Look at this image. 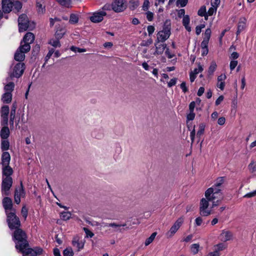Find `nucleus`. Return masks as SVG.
<instances>
[{"label":"nucleus","mask_w":256,"mask_h":256,"mask_svg":"<svg viewBox=\"0 0 256 256\" xmlns=\"http://www.w3.org/2000/svg\"><path fill=\"white\" fill-rule=\"evenodd\" d=\"M149 0H144V2L142 6V9L144 11H146L148 10L149 8Z\"/></svg>","instance_id":"nucleus-55"},{"label":"nucleus","mask_w":256,"mask_h":256,"mask_svg":"<svg viewBox=\"0 0 256 256\" xmlns=\"http://www.w3.org/2000/svg\"><path fill=\"white\" fill-rule=\"evenodd\" d=\"M24 52L22 50H20L18 48L14 56V58L16 60L21 62L24 60L25 58Z\"/></svg>","instance_id":"nucleus-17"},{"label":"nucleus","mask_w":256,"mask_h":256,"mask_svg":"<svg viewBox=\"0 0 256 256\" xmlns=\"http://www.w3.org/2000/svg\"><path fill=\"white\" fill-rule=\"evenodd\" d=\"M43 249L39 246H36L34 248H26L21 253L22 256H36L42 254Z\"/></svg>","instance_id":"nucleus-7"},{"label":"nucleus","mask_w":256,"mask_h":256,"mask_svg":"<svg viewBox=\"0 0 256 256\" xmlns=\"http://www.w3.org/2000/svg\"><path fill=\"white\" fill-rule=\"evenodd\" d=\"M72 214L70 212H62L60 214V217L63 220H67L71 218Z\"/></svg>","instance_id":"nucleus-34"},{"label":"nucleus","mask_w":256,"mask_h":256,"mask_svg":"<svg viewBox=\"0 0 256 256\" xmlns=\"http://www.w3.org/2000/svg\"><path fill=\"white\" fill-rule=\"evenodd\" d=\"M21 213L22 214V216L24 218V220H26L28 214V210L26 207V206H23L22 208Z\"/></svg>","instance_id":"nucleus-52"},{"label":"nucleus","mask_w":256,"mask_h":256,"mask_svg":"<svg viewBox=\"0 0 256 256\" xmlns=\"http://www.w3.org/2000/svg\"><path fill=\"white\" fill-rule=\"evenodd\" d=\"M1 125L3 126H8V116H1Z\"/></svg>","instance_id":"nucleus-53"},{"label":"nucleus","mask_w":256,"mask_h":256,"mask_svg":"<svg viewBox=\"0 0 256 256\" xmlns=\"http://www.w3.org/2000/svg\"><path fill=\"white\" fill-rule=\"evenodd\" d=\"M10 148V142L7 139H2L0 148L3 152L2 154L0 164L2 165V182L1 190L4 194H10V190L12 186L13 180L11 176L14 173L12 168L10 166V156L8 152H5Z\"/></svg>","instance_id":"nucleus-1"},{"label":"nucleus","mask_w":256,"mask_h":256,"mask_svg":"<svg viewBox=\"0 0 256 256\" xmlns=\"http://www.w3.org/2000/svg\"><path fill=\"white\" fill-rule=\"evenodd\" d=\"M62 6L68 8L71 4L70 0H56Z\"/></svg>","instance_id":"nucleus-45"},{"label":"nucleus","mask_w":256,"mask_h":256,"mask_svg":"<svg viewBox=\"0 0 256 256\" xmlns=\"http://www.w3.org/2000/svg\"><path fill=\"white\" fill-rule=\"evenodd\" d=\"M12 100V94L6 92L2 95V100L4 103L10 104Z\"/></svg>","instance_id":"nucleus-24"},{"label":"nucleus","mask_w":256,"mask_h":256,"mask_svg":"<svg viewBox=\"0 0 256 256\" xmlns=\"http://www.w3.org/2000/svg\"><path fill=\"white\" fill-rule=\"evenodd\" d=\"M78 15L74 14H72L70 15L69 22L71 24H75L78 22Z\"/></svg>","instance_id":"nucleus-36"},{"label":"nucleus","mask_w":256,"mask_h":256,"mask_svg":"<svg viewBox=\"0 0 256 256\" xmlns=\"http://www.w3.org/2000/svg\"><path fill=\"white\" fill-rule=\"evenodd\" d=\"M34 40V34L32 32H28L24 36L22 41L24 42L31 44L33 42Z\"/></svg>","instance_id":"nucleus-22"},{"label":"nucleus","mask_w":256,"mask_h":256,"mask_svg":"<svg viewBox=\"0 0 256 256\" xmlns=\"http://www.w3.org/2000/svg\"><path fill=\"white\" fill-rule=\"evenodd\" d=\"M146 18L148 21L151 22L153 20L154 14L152 12H151L150 11H148L146 12Z\"/></svg>","instance_id":"nucleus-54"},{"label":"nucleus","mask_w":256,"mask_h":256,"mask_svg":"<svg viewBox=\"0 0 256 256\" xmlns=\"http://www.w3.org/2000/svg\"><path fill=\"white\" fill-rule=\"evenodd\" d=\"M190 22V18L189 16L186 15L184 16L182 19V24L188 32L191 31V28L189 26Z\"/></svg>","instance_id":"nucleus-26"},{"label":"nucleus","mask_w":256,"mask_h":256,"mask_svg":"<svg viewBox=\"0 0 256 256\" xmlns=\"http://www.w3.org/2000/svg\"><path fill=\"white\" fill-rule=\"evenodd\" d=\"M26 68L23 62H18L14 67L12 72L9 73V76L6 78V81L12 80L13 78H20L22 76Z\"/></svg>","instance_id":"nucleus-4"},{"label":"nucleus","mask_w":256,"mask_h":256,"mask_svg":"<svg viewBox=\"0 0 256 256\" xmlns=\"http://www.w3.org/2000/svg\"><path fill=\"white\" fill-rule=\"evenodd\" d=\"M102 11L105 12V10H110L111 9H112V4H104L103 7L102 8Z\"/></svg>","instance_id":"nucleus-61"},{"label":"nucleus","mask_w":256,"mask_h":256,"mask_svg":"<svg viewBox=\"0 0 256 256\" xmlns=\"http://www.w3.org/2000/svg\"><path fill=\"white\" fill-rule=\"evenodd\" d=\"M14 0H2V9L4 13H9L12 10Z\"/></svg>","instance_id":"nucleus-13"},{"label":"nucleus","mask_w":256,"mask_h":256,"mask_svg":"<svg viewBox=\"0 0 256 256\" xmlns=\"http://www.w3.org/2000/svg\"><path fill=\"white\" fill-rule=\"evenodd\" d=\"M70 50L74 52H86V49L81 48L74 46H72Z\"/></svg>","instance_id":"nucleus-51"},{"label":"nucleus","mask_w":256,"mask_h":256,"mask_svg":"<svg viewBox=\"0 0 256 256\" xmlns=\"http://www.w3.org/2000/svg\"><path fill=\"white\" fill-rule=\"evenodd\" d=\"M156 234L157 233L156 232H154L151 234V236L149 238H146L144 243L145 246H147L149 245L150 243H152L154 240V239Z\"/></svg>","instance_id":"nucleus-39"},{"label":"nucleus","mask_w":256,"mask_h":256,"mask_svg":"<svg viewBox=\"0 0 256 256\" xmlns=\"http://www.w3.org/2000/svg\"><path fill=\"white\" fill-rule=\"evenodd\" d=\"M74 254L72 248L70 247L66 248L63 251L64 256H73Z\"/></svg>","instance_id":"nucleus-42"},{"label":"nucleus","mask_w":256,"mask_h":256,"mask_svg":"<svg viewBox=\"0 0 256 256\" xmlns=\"http://www.w3.org/2000/svg\"><path fill=\"white\" fill-rule=\"evenodd\" d=\"M24 42L22 41L20 42V46L18 48L20 50H22L23 52L26 53L30 51V44L27 42H24V44H22Z\"/></svg>","instance_id":"nucleus-30"},{"label":"nucleus","mask_w":256,"mask_h":256,"mask_svg":"<svg viewBox=\"0 0 256 256\" xmlns=\"http://www.w3.org/2000/svg\"><path fill=\"white\" fill-rule=\"evenodd\" d=\"M171 22L169 19L166 20L164 24L162 30H161L164 34H166L170 36L171 34Z\"/></svg>","instance_id":"nucleus-16"},{"label":"nucleus","mask_w":256,"mask_h":256,"mask_svg":"<svg viewBox=\"0 0 256 256\" xmlns=\"http://www.w3.org/2000/svg\"><path fill=\"white\" fill-rule=\"evenodd\" d=\"M22 3L20 2L18 0L14 1V0L12 4V8L13 10L15 12H18L22 8Z\"/></svg>","instance_id":"nucleus-28"},{"label":"nucleus","mask_w":256,"mask_h":256,"mask_svg":"<svg viewBox=\"0 0 256 256\" xmlns=\"http://www.w3.org/2000/svg\"><path fill=\"white\" fill-rule=\"evenodd\" d=\"M221 190V188H220L213 186L208 188L205 192V196L208 200H216L215 194H218L219 196H220V194H222Z\"/></svg>","instance_id":"nucleus-6"},{"label":"nucleus","mask_w":256,"mask_h":256,"mask_svg":"<svg viewBox=\"0 0 256 256\" xmlns=\"http://www.w3.org/2000/svg\"><path fill=\"white\" fill-rule=\"evenodd\" d=\"M126 8L124 0H114L112 2V10L116 12H123Z\"/></svg>","instance_id":"nucleus-9"},{"label":"nucleus","mask_w":256,"mask_h":256,"mask_svg":"<svg viewBox=\"0 0 256 256\" xmlns=\"http://www.w3.org/2000/svg\"><path fill=\"white\" fill-rule=\"evenodd\" d=\"M200 245L198 244H194L191 246L190 250L194 254H196L198 252Z\"/></svg>","instance_id":"nucleus-46"},{"label":"nucleus","mask_w":256,"mask_h":256,"mask_svg":"<svg viewBox=\"0 0 256 256\" xmlns=\"http://www.w3.org/2000/svg\"><path fill=\"white\" fill-rule=\"evenodd\" d=\"M20 194L19 192V188H16L14 190V200L16 204H19L20 202Z\"/></svg>","instance_id":"nucleus-33"},{"label":"nucleus","mask_w":256,"mask_h":256,"mask_svg":"<svg viewBox=\"0 0 256 256\" xmlns=\"http://www.w3.org/2000/svg\"><path fill=\"white\" fill-rule=\"evenodd\" d=\"M256 196V190L253 192L246 194L244 196V198H250Z\"/></svg>","instance_id":"nucleus-58"},{"label":"nucleus","mask_w":256,"mask_h":256,"mask_svg":"<svg viewBox=\"0 0 256 256\" xmlns=\"http://www.w3.org/2000/svg\"><path fill=\"white\" fill-rule=\"evenodd\" d=\"M103 224H104V226H110V227H112V228H120L121 226H125L126 225V224H116V223H114V222L110 223V224H108V223H103Z\"/></svg>","instance_id":"nucleus-41"},{"label":"nucleus","mask_w":256,"mask_h":256,"mask_svg":"<svg viewBox=\"0 0 256 256\" xmlns=\"http://www.w3.org/2000/svg\"><path fill=\"white\" fill-rule=\"evenodd\" d=\"M211 30L210 28H208L206 29L204 32V40H210V36H211Z\"/></svg>","instance_id":"nucleus-48"},{"label":"nucleus","mask_w":256,"mask_h":256,"mask_svg":"<svg viewBox=\"0 0 256 256\" xmlns=\"http://www.w3.org/2000/svg\"><path fill=\"white\" fill-rule=\"evenodd\" d=\"M18 30L20 32L26 30H32L36 27V24L33 21L29 20L26 14H22L18 18Z\"/></svg>","instance_id":"nucleus-3"},{"label":"nucleus","mask_w":256,"mask_h":256,"mask_svg":"<svg viewBox=\"0 0 256 256\" xmlns=\"http://www.w3.org/2000/svg\"><path fill=\"white\" fill-rule=\"evenodd\" d=\"M2 195L4 196L2 192ZM8 196L9 195H8ZM5 196H6V195H5ZM2 204L4 209L5 210L6 214H7V213H9L8 209H12V206H13L12 200L6 196L4 197L2 199Z\"/></svg>","instance_id":"nucleus-12"},{"label":"nucleus","mask_w":256,"mask_h":256,"mask_svg":"<svg viewBox=\"0 0 256 256\" xmlns=\"http://www.w3.org/2000/svg\"><path fill=\"white\" fill-rule=\"evenodd\" d=\"M139 5V2L138 1H134L133 0H131L130 1V6L129 8L130 10H135Z\"/></svg>","instance_id":"nucleus-43"},{"label":"nucleus","mask_w":256,"mask_h":256,"mask_svg":"<svg viewBox=\"0 0 256 256\" xmlns=\"http://www.w3.org/2000/svg\"><path fill=\"white\" fill-rule=\"evenodd\" d=\"M208 200H206L204 198L201 199L200 202V214L202 216H207L212 214L210 210H206V209L208 208Z\"/></svg>","instance_id":"nucleus-8"},{"label":"nucleus","mask_w":256,"mask_h":256,"mask_svg":"<svg viewBox=\"0 0 256 256\" xmlns=\"http://www.w3.org/2000/svg\"><path fill=\"white\" fill-rule=\"evenodd\" d=\"M155 28L152 26H148L147 28V30L148 33V36H151L154 32Z\"/></svg>","instance_id":"nucleus-62"},{"label":"nucleus","mask_w":256,"mask_h":256,"mask_svg":"<svg viewBox=\"0 0 256 256\" xmlns=\"http://www.w3.org/2000/svg\"><path fill=\"white\" fill-rule=\"evenodd\" d=\"M159 42H156L154 44V46L156 48V50L155 52L154 53V54H161L163 53L164 49L166 48V44H158Z\"/></svg>","instance_id":"nucleus-20"},{"label":"nucleus","mask_w":256,"mask_h":256,"mask_svg":"<svg viewBox=\"0 0 256 256\" xmlns=\"http://www.w3.org/2000/svg\"><path fill=\"white\" fill-rule=\"evenodd\" d=\"M198 16H200L208 17V14L206 12V7L204 6H202L200 7L198 12Z\"/></svg>","instance_id":"nucleus-38"},{"label":"nucleus","mask_w":256,"mask_h":256,"mask_svg":"<svg viewBox=\"0 0 256 256\" xmlns=\"http://www.w3.org/2000/svg\"><path fill=\"white\" fill-rule=\"evenodd\" d=\"M84 230L88 236L92 238L94 236V233L90 230L88 228H84Z\"/></svg>","instance_id":"nucleus-64"},{"label":"nucleus","mask_w":256,"mask_h":256,"mask_svg":"<svg viewBox=\"0 0 256 256\" xmlns=\"http://www.w3.org/2000/svg\"><path fill=\"white\" fill-rule=\"evenodd\" d=\"M6 222L10 230H14L21 226V222L19 218L14 212L6 214Z\"/></svg>","instance_id":"nucleus-5"},{"label":"nucleus","mask_w":256,"mask_h":256,"mask_svg":"<svg viewBox=\"0 0 256 256\" xmlns=\"http://www.w3.org/2000/svg\"><path fill=\"white\" fill-rule=\"evenodd\" d=\"M216 64L214 62H212L208 69V74L212 75L216 68Z\"/></svg>","instance_id":"nucleus-37"},{"label":"nucleus","mask_w":256,"mask_h":256,"mask_svg":"<svg viewBox=\"0 0 256 256\" xmlns=\"http://www.w3.org/2000/svg\"><path fill=\"white\" fill-rule=\"evenodd\" d=\"M248 168L250 172L253 173L256 171V164L252 161L248 165Z\"/></svg>","instance_id":"nucleus-49"},{"label":"nucleus","mask_w":256,"mask_h":256,"mask_svg":"<svg viewBox=\"0 0 256 256\" xmlns=\"http://www.w3.org/2000/svg\"><path fill=\"white\" fill-rule=\"evenodd\" d=\"M169 37L170 36L166 34H164V32L160 30L157 34V38L156 42H164L167 39H168Z\"/></svg>","instance_id":"nucleus-21"},{"label":"nucleus","mask_w":256,"mask_h":256,"mask_svg":"<svg viewBox=\"0 0 256 256\" xmlns=\"http://www.w3.org/2000/svg\"><path fill=\"white\" fill-rule=\"evenodd\" d=\"M177 80L176 78H173L170 80V81L168 82V87H172L174 86L176 84Z\"/></svg>","instance_id":"nucleus-63"},{"label":"nucleus","mask_w":256,"mask_h":256,"mask_svg":"<svg viewBox=\"0 0 256 256\" xmlns=\"http://www.w3.org/2000/svg\"><path fill=\"white\" fill-rule=\"evenodd\" d=\"M10 134L8 126H2L0 131V136L2 139H8Z\"/></svg>","instance_id":"nucleus-18"},{"label":"nucleus","mask_w":256,"mask_h":256,"mask_svg":"<svg viewBox=\"0 0 256 256\" xmlns=\"http://www.w3.org/2000/svg\"><path fill=\"white\" fill-rule=\"evenodd\" d=\"M72 244L74 246H76L78 248V251H80L82 249L84 246V243L82 242H80L76 238H74L72 241Z\"/></svg>","instance_id":"nucleus-27"},{"label":"nucleus","mask_w":256,"mask_h":256,"mask_svg":"<svg viewBox=\"0 0 256 256\" xmlns=\"http://www.w3.org/2000/svg\"><path fill=\"white\" fill-rule=\"evenodd\" d=\"M10 112L9 106L7 105L3 106L1 108L0 114L1 116H8Z\"/></svg>","instance_id":"nucleus-32"},{"label":"nucleus","mask_w":256,"mask_h":256,"mask_svg":"<svg viewBox=\"0 0 256 256\" xmlns=\"http://www.w3.org/2000/svg\"><path fill=\"white\" fill-rule=\"evenodd\" d=\"M56 31L55 32V37L58 39H61L66 34V30L65 26L62 25H56Z\"/></svg>","instance_id":"nucleus-14"},{"label":"nucleus","mask_w":256,"mask_h":256,"mask_svg":"<svg viewBox=\"0 0 256 256\" xmlns=\"http://www.w3.org/2000/svg\"><path fill=\"white\" fill-rule=\"evenodd\" d=\"M15 84L13 82H9L4 87V90L6 92H10L14 90Z\"/></svg>","instance_id":"nucleus-31"},{"label":"nucleus","mask_w":256,"mask_h":256,"mask_svg":"<svg viewBox=\"0 0 256 256\" xmlns=\"http://www.w3.org/2000/svg\"><path fill=\"white\" fill-rule=\"evenodd\" d=\"M14 230L12 234V240L15 242L16 248L18 250L19 252H22L24 250L29 246L27 234L25 231L20 228Z\"/></svg>","instance_id":"nucleus-2"},{"label":"nucleus","mask_w":256,"mask_h":256,"mask_svg":"<svg viewBox=\"0 0 256 256\" xmlns=\"http://www.w3.org/2000/svg\"><path fill=\"white\" fill-rule=\"evenodd\" d=\"M195 135H196V130H195V125H194V128H193L192 130L191 131L190 134V139L192 140V143L194 142V140L195 138Z\"/></svg>","instance_id":"nucleus-57"},{"label":"nucleus","mask_w":256,"mask_h":256,"mask_svg":"<svg viewBox=\"0 0 256 256\" xmlns=\"http://www.w3.org/2000/svg\"><path fill=\"white\" fill-rule=\"evenodd\" d=\"M184 222V218H180L174 223L173 226L170 228V230L166 233V236L168 238L172 237L179 229L181 225Z\"/></svg>","instance_id":"nucleus-10"},{"label":"nucleus","mask_w":256,"mask_h":256,"mask_svg":"<svg viewBox=\"0 0 256 256\" xmlns=\"http://www.w3.org/2000/svg\"><path fill=\"white\" fill-rule=\"evenodd\" d=\"M198 71H197V68H195L194 72H191L190 74V80L191 82H193L196 78V75L200 72H202L203 70V68L200 64L199 62L198 64Z\"/></svg>","instance_id":"nucleus-19"},{"label":"nucleus","mask_w":256,"mask_h":256,"mask_svg":"<svg viewBox=\"0 0 256 256\" xmlns=\"http://www.w3.org/2000/svg\"><path fill=\"white\" fill-rule=\"evenodd\" d=\"M42 0H36V7L38 14H44L46 11L45 6H42Z\"/></svg>","instance_id":"nucleus-25"},{"label":"nucleus","mask_w":256,"mask_h":256,"mask_svg":"<svg viewBox=\"0 0 256 256\" xmlns=\"http://www.w3.org/2000/svg\"><path fill=\"white\" fill-rule=\"evenodd\" d=\"M224 198V196L222 194H220V196H219V198L218 199L216 200H212V208H214L215 206H218L222 202Z\"/></svg>","instance_id":"nucleus-44"},{"label":"nucleus","mask_w":256,"mask_h":256,"mask_svg":"<svg viewBox=\"0 0 256 256\" xmlns=\"http://www.w3.org/2000/svg\"><path fill=\"white\" fill-rule=\"evenodd\" d=\"M54 52V48H52L50 50H49L47 55L45 57L46 62L51 57L52 55V54Z\"/></svg>","instance_id":"nucleus-59"},{"label":"nucleus","mask_w":256,"mask_h":256,"mask_svg":"<svg viewBox=\"0 0 256 256\" xmlns=\"http://www.w3.org/2000/svg\"><path fill=\"white\" fill-rule=\"evenodd\" d=\"M196 114L194 112H190L186 116V124L188 123L190 120H192L194 119Z\"/></svg>","instance_id":"nucleus-50"},{"label":"nucleus","mask_w":256,"mask_h":256,"mask_svg":"<svg viewBox=\"0 0 256 256\" xmlns=\"http://www.w3.org/2000/svg\"><path fill=\"white\" fill-rule=\"evenodd\" d=\"M208 42H209V40H203L202 41V42H201V44H200V46H201L202 48H208Z\"/></svg>","instance_id":"nucleus-60"},{"label":"nucleus","mask_w":256,"mask_h":256,"mask_svg":"<svg viewBox=\"0 0 256 256\" xmlns=\"http://www.w3.org/2000/svg\"><path fill=\"white\" fill-rule=\"evenodd\" d=\"M220 236H222V240L224 242H226L230 240L232 237V234L229 230H222Z\"/></svg>","instance_id":"nucleus-23"},{"label":"nucleus","mask_w":256,"mask_h":256,"mask_svg":"<svg viewBox=\"0 0 256 256\" xmlns=\"http://www.w3.org/2000/svg\"><path fill=\"white\" fill-rule=\"evenodd\" d=\"M238 63V62L237 60H232L230 62V70H233L236 66Z\"/></svg>","instance_id":"nucleus-56"},{"label":"nucleus","mask_w":256,"mask_h":256,"mask_svg":"<svg viewBox=\"0 0 256 256\" xmlns=\"http://www.w3.org/2000/svg\"><path fill=\"white\" fill-rule=\"evenodd\" d=\"M40 50V46L39 44H36L33 48L32 52V57H36Z\"/></svg>","instance_id":"nucleus-35"},{"label":"nucleus","mask_w":256,"mask_h":256,"mask_svg":"<svg viewBox=\"0 0 256 256\" xmlns=\"http://www.w3.org/2000/svg\"><path fill=\"white\" fill-rule=\"evenodd\" d=\"M19 192L20 194V196L24 197L26 195V192L24 190V188L22 184V182L21 180L20 182V187L19 188Z\"/></svg>","instance_id":"nucleus-47"},{"label":"nucleus","mask_w":256,"mask_h":256,"mask_svg":"<svg viewBox=\"0 0 256 256\" xmlns=\"http://www.w3.org/2000/svg\"><path fill=\"white\" fill-rule=\"evenodd\" d=\"M48 43L54 47H60L61 46L60 42V39L56 38V39H51Z\"/></svg>","instance_id":"nucleus-40"},{"label":"nucleus","mask_w":256,"mask_h":256,"mask_svg":"<svg viewBox=\"0 0 256 256\" xmlns=\"http://www.w3.org/2000/svg\"><path fill=\"white\" fill-rule=\"evenodd\" d=\"M206 124L204 123H200L198 126V130L196 134V136L199 138L198 142L200 140V137L204 134Z\"/></svg>","instance_id":"nucleus-29"},{"label":"nucleus","mask_w":256,"mask_h":256,"mask_svg":"<svg viewBox=\"0 0 256 256\" xmlns=\"http://www.w3.org/2000/svg\"><path fill=\"white\" fill-rule=\"evenodd\" d=\"M246 20L244 18H240L238 24V30L236 31V35L238 36L240 33L243 31L246 27Z\"/></svg>","instance_id":"nucleus-15"},{"label":"nucleus","mask_w":256,"mask_h":256,"mask_svg":"<svg viewBox=\"0 0 256 256\" xmlns=\"http://www.w3.org/2000/svg\"><path fill=\"white\" fill-rule=\"evenodd\" d=\"M106 15V13L104 11H99L94 12L92 15L90 16V21L94 23H98L101 22L104 20V16Z\"/></svg>","instance_id":"nucleus-11"}]
</instances>
